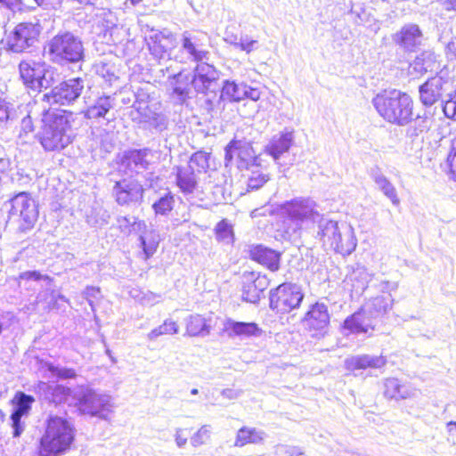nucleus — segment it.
<instances>
[{"label":"nucleus","instance_id":"72a5a7b5","mask_svg":"<svg viewBox=\"0 0 456 456\" xmlns=\"http://www.w3.org/2000/svg\"><path fill=\"white\" fill-rule=\"evenodd\" d=\"M110 213L102 206L93 208L87 216V223L94 227H102L109 224Z\"/></svg>","mask_w":456,"mask_h":456},{"label":"nucleus","instance_id":"f257e3e1","mask_svg":"<svg viewBox=\"0 0 456 456\" xmlns=\"http://www.w3.org/2000/svg\"><path fill=\"white\" fill-rule=\"evenodd\" d=\"M76 438V428L67 418L50 414L45 422L36 456H61L69 452Z\"/></svg>","mask_w":456,"mask_h":456},{"label":"nucleus","instance_id":"a211bd4d","mask_svg":"<svg viewBox=\"0 0 456 456\" xmlns=\"http://www.w3.org/2000/svg\"><path fill=\"white\" fill-rule=\"evenodd\" d=\"M191 77V85L198 93L206 94L219 78L218 70L206 61L198 62Z\"/></svg>","mask_w":456,"mask_h":456},{"label":"nucleus","instance_id":"c9c22d12","mask_svg":"<svg viewBox=\"0 0 456 456\" xmlns=\"http://www.w3.org/2000/svg\"><path fill=\"white\" fill-rule=\"evenodd\" d=\"M174 205L175 197L167 192L152 204V208L156 215L167 216L172 211Z\"/></svg>","mask_w":456,"mask_h":456},{"label":"nucleus","instance_id":"58836bf2","mask_svg":"<svg viewBox=\"0 0 456 456\" xmlns=\"http://www.w3.org/2000/svg\"><path fill=\"white\" fill-rule=\"evenodd\" d=\"M187 332L191 336H197L208 330L206 320L200 314L191 315L186 323Z\"/></svg>","mask_w":456,"mask_h":456},{"label":"nucleus","instance_id":"4d7b16f0","mask_svg":"<svg viewBox=\"0 0 456 456\" xmlns=\"http://www.w3.org/2000/svg\"><path fill=\"white\" fill-rule=\"evenodd\" d=\"M135 101L134 102V108L137 109L138 106H144L149 103L150 95L143 90L138 91L135 94Z\"/></svg>","mask_w":456,"mask_h":456},{"label":"nucleus","instance_id":"79ce46f5","mask_svg":"<svg viewBox=\"0 0 456 456\" xmlns=\"http://www.w3.org/2000/svg\"><path fill=\"white\" fill-rule=\"evenodd\" d=\"M216 234L217 240L227 243L233 240L232 226L225 220H223L216 224Z\"/></svg>","mask_w":456,"mask_h":456},{"label":"nucleus","instance_id":"423d86ee","mask_svg":"<svg viewBox=\"0 0 456 456\" xmlns=\"http://www.w3.org/2000/svg\"><path fill=\"white\" fill-rule=\"evenodd\" d=\"M47 48L51 61L60 65L77 63L85 57L82 40L69 31L55 35L48 42Z\"/></svg>","mask_w":456,"mask_h":456},{"label":"nucleus","instance_id":"b1692460","mask_svg":"<svg viewBox=\"0 0 456 456\" xmlns=\"http://www.w3.org/2000/svg\"><path fill=\"white\" fill-rule=\"evenodd\" d=\"M116 106V99L111 95H102L98 97L86 111V117L90 119L106 118L107 115Z\"/></svg>","mask_w":456,"mask_h":456},{"label":"nucleus","instance_id":"bf43d9fd","mask_svg":"<svg viewBox=\"0 0 456 456\" xmlns=\"http://www.w3.org/2000/svg\"><path fill=\"white\" fill-rule=\"evenodd\" d=\"M0 4L10 10H20L22 5L21 0H0Z\"/></svg>","mask_w":456,"mask_h":456},{"label":"nucleus","instance_id":"ddd939ff","mask_svg":"<svg viewBox=\"0 0 456 456\" xmlns=\"http://www.w3.org/2000/svg\"><path fill=\"white\" fill-rule=\"evenodd\" d=\"M303 298L299 287H275L270 292V307L277 314H287L298 307Z\"/></svg>","mask_w":456,"mask_h":456},{"label":"nucleus","instance_id":"6e6d98bb","mask_svg":"<svg viewBox=\"0 0 456 456\" xmlns=\"http://www.w3.org/2000/svg\"><path fill=\"white\" fill-rule=\"evenodd\" d=\"M33 131L34 126L31 117L29 115L23 117L20 123V135H27L28 134L32 133Z\"/></svg>","mask_w":456,"mask_h":456},{"label":"nucleus","instance_id":"6ab92c4d","mask_svg":"<svg viewBox=\"0 0 456 456\" xmlns=\"http://www.w3.org/2000/svg\"><path fill=\"white\" fill-rule=\"evenodd\" d=\"M35 398L32 395H26L23 392H17L11 400V404L13 406L10 419L12 420V427L13 428V436L18 437L23 431L20 419L23 416H27L32 407Z\"/></svg>","mask_w":456,"mask_h":456},{"label":"nucleus","instance_id":"680f3d73","mask_svg":"<svg viewBox=\"0 0 456 456\" xmlns=\"http://www.w3.org/2000/svg\"><path fill=\"white\" fill-rule=\"evenodd\" d=\"M446 55L449 59L456 58V38L452 39L446 45Z\"/></svg>","mask_w":456,"mask_h":456},{"label":"nucleus","instance_id":"8fccbe9b","mask_svg":"<svg viewBox=\"0 0 456 456\" xmlns=\"http://www.w3.org/2000/svg\"><path fill=\"white\" fill-rule=\"evenodd\" d=\"M210 437V431L208 426L201 427L192 437V444L197 446L204 444Z\"/></svg>","mask_w":456,"mask_h":456},{"label":"nucleus","instance_id":"7c9ffc66","mask_svg":"<svg viewBox=\"0 0 456 456\" xmlns=\"http://www.w3.org/2000/svg\"><path fill=\"white\" fill-rule=\"evenodd\" d=\"M263 440V433L255 428H240L235 437L234 444L242 447L248 444H257Z\"/></svg>","mask_w":456,"mask_h":456},{"label":"nucleus","instance_id":"9b49d317","mask_svg":"<svg viewBox=\"0 0 456 456\" xmlns=\"http://www.w3.org/2000/svg\"><path fill=\"white\" fill-rule=\"evenodd\" d=\"M204 37H200L198 34L184 31L181 35V48L179 50L180 62H201L202 61H208L209 57V52L206 48L204 43Z\"/></svg>","mask_w":456,"mask_h":456},{"label":"nucleus","instance_id":"a19ab883","mask_svg":"<svg viewBox=\"0 0 456 456\" xmlns=\"http://www.w3.org/2000/svg\"><path fill=\"white\" fill-rule=\"evenodd\" d=\"M268 180V175L264 174L258 169L252 170L251 175L248 179V188L249 190H257L261 188Z\"/></svg>","mask_w":456,"mask_h":456},{"label":"nucleus","instance_id":"052dcab7","mask_svg":"<svg viewBox=\"0 0 456 456\" xmlns=\"http://www.w3.org/2000/svg\"><path fill=\"white\" fill-rule=\"evenodd\" d=\"M245 91H247L245 98L250 99L252 101H257L260 98L261 93L256 88H252L246 85Z\"/></svg>","mask_w":456,"mask_h":456},{"label":"nucleus","instance_id":"bb28decb","mask_svg":"<svg viewBox=\"0 0 456 456\" xmlns=\"http://www.w3.org/2000/svg\"><path fill=\"white\" fill-rule=\"evenodd\" d=\"M116 223L117 229L125 236H129L132 232L142 233L147 227L145 222L136 216H118Z\"/></svg>","mask_w":456,"mask_h":456},{"label":"nucleus","instance_id":"e433bc0d","mask_svg":"<svg viewBox=\"0 0 456 456\" xmlns=\"http://www.w3.org/2000/svg\"><path fill=\"white\" fill-rule=\"evenodd\" d=\"M229 330L236 336H254L257 333V325L254 322H233L229 324Z\"/></svg>","mask_w":456,"mask_h":456},{"label":"nucleus","instance_id":"9d476101","mask_svg":"<svg viewBox=\"0 0 456 456\" xmlns=\"http://www.w3.org/2000/svg\"><path fill=\"white\" fill-rule=\"evenodd\" d=\"M83 90V79H68L54 86L51 92L43 94L42 102H46L49 106L69 105L81 95Z\"/></svg>","mask_w":456,"mask_h":456},{"label":"nucleus","instance_id":"49530a36","mask_svg":"<svg viewBox=\"0 0 456 456\" xmlns=\"http://www.w3.org/2000/svg\"><path fill=\"white\" fill-rule=\"evenodd\" d=\"M146 123H149L150 126L159 131H163L167 128V118L164 115L157 112L153 115V117H151Z\"/></svg>","mask_w":456,"mask_h":456},{"label":"nucleus","instance_id":"c756f323","mask_svg":"<svg viewBox=\"0 0 456 456\" xmlns=\"http://www.w3.org/2000/svg\"><path fill=\"white\" fill-rule=\"evenodd\" d=\"M138 234L144 258L147 259L156 252L159 243V235L154 230L147 231V228Z\"/></svg>","mask_w":456,"mask_h":456},{"label":"nucleus","instance_id":"5701e85b","mask_svg":"<svg viewBox=\"0 0 456 456\" xmlns=\"http://www.w3.org/2000/svg\"><path fill=\"white\" fill-rule=\"evenodd\" d=\"M294 142L292 131H284L273 136L265 147V152L270 155L275 162L288 152Z\"/></svg>","mask_w":456,"mask_h":456},{"label":"nucleus","instance_id":"3c124183","mask_svg":"<svg viewBox=\"0 0 456 456\" xmlns=\"http://www.w3.org/2000/svg\"><path fill=\"white\" fill-rule=\"evenodd\" d=\"M238 45L240 51L249 53L256 48L257 41L250 39L248 36H245L240 38Z\"/></svg>","mask_w":456,"mask_h":456},{"label":"nucleus","instance_id":"f704fd0d","mask_svg":"<svg viewBox=\"0 0 456 456\" xmlns=\"http://www.w3.org/2000/svg\"><path fill=\"white\" fill-rule=\"evenodd\" d=\"M372 274L364 266L357 265L346 276L348 283L368 284L371 281Z\"/></svg>","mask_w":456,"mask_h":456},{"label":"nucleus","instance_id":"603ef678","mask_svg":"<svg viewBox=\"0 0 456 456\" xmlns=\"http://www.w3.org/2000/svg\"><path fill=\"white\" fill-rule=\"evenodd\" d=\"M177 324L175 322L168 321L165 322L158 330H155L152 332L158 336L161 334H174L177 332Z\"/></svg>","mask_w":456,"mask_h":456},{"label":"nucleus","instance_id":"c85d7f7f","mask_svg":"<svg viewBox=\"0 0 456 456\" xmlns=\"http://www.w3.org/2000/svg\"><path fill=\"white\" fill-rule=\"evenodd\" d=\"M385 364L380 357H370L369 355L354 356L346 362V367L350 371L365 370L368 368H379Z\"/></svg>","mask_w":456,"mask_h":456},{"label":"nucleus","instance_id":"de8ad7c7","mask_svg":"<svg viewBox=\"0 0 456 456\" xmlns=\"http://www.w3.org/2000/svg\"><path fill=\"white\" fill-rule=\"evenodd\" d=\"M443 110L447 118L456 120V93L444 102Z\"/></svg>","mask_w":456,"mask_h":456},{"label":"nucleus","instance_id":"2f4dec72","mask_svg":"<svg viewBox=\"0 0 456 456\" xmlns=\"http://www.w3.org/2000/svg\"><path fill=\"white\" fill-rule=\"evenodd\" d=\"M384 395L387 399L402 400L409 396V391L397 379H390L385 382Z\"/></svg>","mask_w":456,"mask_h":456},{"label":"nucleus","instance_id":"412c9836","mask_svg":"<svg viewBox=\"0 0 456 456\" xmlns=\"http://www.w3.org/2000/svg\"><path fill=\"white\" fill-rule=\"evenodd\" d=\"M373 317L370 312L360 308L348 316L343 323V328L351 333H366L374 330Z\"/></svg>","mask_w":456,"mask_h":456},{"label":"nucleus","instance_id":"20e7f679","mask_svg":"<svg viewBox=\"0 0 456 456\" xmlns=\"http://www.w3.org/2000/svg\"><path fill=\"white\" fill-rule=\"evenodd\" d=\"M44 125L38 133V140L47 151H61L72 141L71 126L68 118L61 114L50 113L44 107Z\"/></svg>","mask_w":456,"mask_h":456},{"label":"nucleus","instance_id":"5fc2aeb1","mask_svg":"<svg viewBox=\"0 0 456 456\" xmlns=\"http://www.w3.org/2000/svg\"><path fill=\"white\" fill-rule=\"evenodd\" d=\"M135 110L140 115L142 122H147V120L156 113L149 103L144 106H138Z\"/></svg>","mask_w":456,"mask_h":456},{"label":"nucleus","instance_id":"4be33fe9","mask_svg":"<svg viewBox=\"0 0 456 456\" xmlns=\"http://www.w3.org/2000/svg\"><path fill=\"white\" fill-rule=\"evenodd\" d=\"M252 260L266 266L272 271L278 270L281 254L263 245H251L248 249Z\"/></svg>","mask_w":456,"mask_h":456},{"label":"nucleus","instance_id":"6e6552de","mask_svg":"<svg viewBox=\"0 0 456 456\" xmlns=\"http://www.w3.org/2000/svg\"><path fill=\"white\" fill-rule=\"evenodd\" d=\"M208 157L204 151H197L187 165L174 167L176 185L183 194H191L199 188L200 175L205 174L209 167Z\"/></svg>","mask_w":456,"mask_h":456},{"label":"nucleus","instance_id":"aec40b11","mask_svg":"<svg viewBox=\"0 0 456 456\" xmlns=\"http://www.w3.org/2000/svg\"><path fill=\"white\" fill-rule=\"evenodd\" d=\"M445 82L442 77L429 78L419 86V99L425 106H432L438 102L444 92Z\"/></svg>","mask_w":456,"mask_h":456},{"label":"nucleus","instance_id":"69168bd1","mask_svg":"<svg viewBox=\"0 0 456 456\" xmlns=\"http://www.w3.org/2000/svg\"><path fill=\"white\" fill-rule=\"evenodd\" d=\"M265 283H269L265 276H258L255 281V285H264Z\"/></svg>","mask_w":456,"mask_h":456},{"label":"nucleus","instance_id":"c03bdc74","mask_svg":"<svg viewBox=\"0 0 456 456\" xmlns=\"http://www.w3.org/2000/svg\"><path fill=\"white\" fill-rule=\"evenodd\" d=\"M246 289L243 290L242 297L243 300L248 303H257L261 297L262 289H259L258 287H245Z\"/></svg>","mask_w":456,"mask_h":456},{"label":"nucleus","instance_id":"37998d69","mask_svg":"<svg viewBox=\"0 0 456 456\" xmlns=\"http://www.w3.org/2000/svg\"><path fill=\"white\" fill-rule=\"evenodd\" d=\"M47 282L51 281L49 276L43 275L37 271H28L20 274V282Z\"/></svg>","mask_w":456,"mask_h":456},{"label":"nucleus","instance_id":"a878e982","mask_svg":"<svg viewBox=\"0 0 456 456\" xmlns=\"http://www.w3.org/2000/svg\"><path fill=\"white\" fill-rule=\"evenodd\" d=\"M106 401L94 394L85 395L79 400V408L82 412L91 416L102 414L106 411Z\"/></svg>","mask_w":456,"mask_h":456},{"label":"nucleus","instance_id":"473e14b6","mask_svg":"<svg viewBox=\"0 0 456 456\" xmlns=\"http://www.w3.org/2000/svg\"><path fill=\"white\" fill-rule=\"evenodd\" d=\"M245 84H237L226 80L222 88V96L231 101L240 102L245 99L246 92Z\"/></svg>","mask_w":456,"mask_h":456},{"label":"nucleus","instance_id":"dca6fc26","mask_svg":"<svg viewBox=\"0 0 456 456\" xmlns=\"http://www.w3.org/2000/svg\"><path fill=\"white\" fill-rule=\"evenodd\" d=\"M145 39L150 53L156 60L164 59L168 50L175 47L176 42L175 35L168 29L160 31L151 28Z\"/></svg>","mask_w":456,"mask_h":456},{"label":"nucleus","instance_id":"13d9d810","mask_svg":"<svg viewBox=\"0 0 456 456\" xmlns=\"http://www.w3.org/2000/svg\"><path fill=\"white\" fill-rule=\"evenodd\" d=\"M447 163L452 177L456 181V153L451 152L447 158Z\"/></svg>","mask_w":456,"mask_h":456},{"label":"nucleus","instance_id":"864d4df0","mask_svg":"<svg viewBox=\"0 0 456 456\" xmlns=\"http://www.w3.org/2000/svg\"><path fill=\"white\" fill-rule=\"evenodd\" d=\"M237 147H240V142L235 140L230 142V143L225 147L224 159L226 165L232 161L234 155H237Z\"/></svg>","mask_w":456,"mask_h":456},{"label":"nucleus","instance_id":"e2e57ef3","mask_svg":"<svg viewBox=\"0 0 456 456\" xmlns=\"http://www.w3.org/2000/svg\"><path fill=\"white\" fill-rule=\"evenodd\" d=\"M224 40L231 45H233L236 49H239L238 43L240 39H238L236 36H226Z\"/></svg>","mask_w":456,"mask_h":456},{"label":"nucleus","instance_id":"ea45409f","mask_svg":"<svg viewBox=\"0 0 456 456\" xmlns=\"http://www.w3.org/2000/svg\"><path fill=\"white\" fill-rule=\"evenodd\" d=\"M18 118V113L13 104L0 98V122H12Z\"/></svg>","mask_w":456,"mask_h":456},{"label":"nucleus","instance_id":"4c0bfd02","mask_svg":"<svg viewBox=\"0 0 456 456\" xmlns=\"http://www.w3.org/2000/svg\"><path fill=\"white\" fill-rule=\"evenodd\" d=\"M240 147H237V157L241 161V167H248L249 165L254 164L256 160V152L251 147L250 143L243 141H238Z\"/></svg>","mask_w":456,"mask_h":456},{"label":"nucleus","instance_id":"09e8293b","mask_svg":"<svg viewBox=\"0 0 456 456\" xmlns=\"http://www.w3.org/2000/svg\"><path fill=\"white\" fill-rule=\"evenodd\" d=\"M52 373H53L58 379H72L77 378V372L71 368L59 369L56 367L50 368Z\"/></svg>","mask_w":456,"mask_h":456},{"label":"nucleus","instance_id":"1a4fd4ad","mask_svg":"<svg viewBox=\"0 0 456 456\" xmlns=\"http://www.w3.org/2000/svg\"><path fill=\"white\" fill-rule=\"evenodd\" d=\"M42 27L38 21L21 22L6 35V46L13 53H23L38 41Z\"/></svg>","mask_w":456,"mask_h":456},{"label":"nucleus","instance_id":"7ed1b4c3","mask_svg":"<svg viewBox=\"0 0 456 456\" xmlns=\"http://www.w3.org/2000/svg\"><path fill=\"white\" fill-rule=\"evenodd\" d=\"M317 230L315 239L323 247H330L331 249L341 255H350L356 248L357 240L351 226L338 225L337 221L331 220L320 214L315 223Z\"/></svg>","mask_w":456,"mask_h":456},{"label":"nucleus","instance_id":"4468645a","mask_svg":"<svg viewBox=\"0 0 456 456\" xmlns=\"http://www.w3.org/2000/svg\"><path fill=\"white\" fill-rule=\"evenodd\" d=\"M142 185L133 178H125L115 183L112 196L119 206L140 204L143 198Z\"/></svg>","mask_w":456,"mask_h":456},{"label":"nucleus","instance_id":"338daca9","mask_svg":"<svg viewBox=\"0 0 456 456\" xmlns=\"http://www.w3.org/2000/svg\"><path fill=\"white\" fill-rule=\"evenodd\" d=\"M451 152L456 153V137L452 140Z\"/></svg>","mask_w":456,"mask_h":456},{"label":"nucleus","instance_id":"2eb2a0df","mask_svg":"<svg viewBox=\"0 0 456 456\" xmlns=\"http://www.w3.org/2000/svg\"><path fill=\"white\" fill-rule=\"evenodd\" d=\"M304 329L313 337L322 336L330 323V314L326 305L315 303L310 306L301 320Z\"/></svg>","mask_w":456,"mask_h":456},{"label":"nucleus","instance_id":"393cba45","mask_svg":"<svg viewBox=\"0 0 456 456\" xmlns=\"http://www.w3.org/2000/svg\"><path fill=\"white\" fill-rule=\"evenodd\" d=\"M169 85L172 94L176 96L177 101L183 103L189 97L190 86L191 85V76L179 72L169 77Z\"/></svg>","mask_w":456,"mask_h":456},{"label":"nucleus","instance_id":"0eeeda50","mask_svg":"<svg viewBox=\"0 0 456 456\" xmlns=\"http://www.w3.org/2000/svg\"><path fill=\"white\" fill-rule=\"evenodd\" d=\"M19 71L26 87L36 92L51 87L59 77L54 68L32 60L20 61Z\"/></svg>","mask_w":456,"mask_h":456},{"label":"nucleus","instance_id":"774afa93","mask_svg":"<svg viewBox=\"0 0 456 456\" xmlns=\"http://www.w3.org/2000/svg\"><path fill=\"white\" fill-rule=\"evenodd\" d=\"M374 306H375V312L377 314V315H379V314L380 313V309H379V302L377 300V302L374 304Z\"/></svg>","mask_w":456,"mask_h":456},{"label":"nucleus","instance_id":"cd10ccee","mask_svg":"<svg viewBox=\"0 0 456 456\" xmlns=\"http://www.w3.org/2000/svg\"><path fill=\"white\" fill-rule=\"evenodd\" d=\"M370 177L378 185L379 189L387 197L394 205H398L400 200L396 190L390 181L383 175L379 167L370 170Z\"/></svg>","mask_w":456,"mask_h":456},{"label":"nucleus","instance_id":"0e129e2a","mask_svg":"<svg viewBox=\"0 0 456 456\" xmlns=\"http://www.w3.org/2000/svg\"><path fill=\"white\" fill-rule=\"evenodd\" d=\"M448 432L456 436V421H450L447 424Z\"/></svg>","mask_w":456,"mask_h":456},{"label":"nucleus","instance_id":"39448f33","mask_svg":"<svg viewBox=\"0 0 456 456\" xmlns=\"http://www.w3.org/2000/svg\"><path fill=\"white\" fill-rule=\"evenodd\" d=\"M280 209L284 217V231L289 236L300 232L305 222L314 224L320 215L316 202L305 197L287 200L281 205Z\"/></svg>","mask_w":456,"mask_h":456},{"label":"nucleus","instance_id":"f8f14e48","mask_svg":"<svg viewBox=\"0 0 456 456\" xmlns=\"http://www.w3.org/2000/svg\"><path fill=\"white\" fill-rule=\"evenodd\" d=\"M10 215L17 218L20 228L23 231L30 229L37 220L38 211L35 201L27 192L17 194L12 199V208Z\"/></svg>","mask_w":456,"mask_h":456},{"label":"nucleus","instance_id":"f3484780","mask_svg":"<svg viewBox=\"0 0 456 456\" xmlns=\"http://www.w3.org/2000/svg\"><path fill=\"white\" fill-rule=\"evenodd\" d=\"M423 33L419 25L407 23L392 35L393 42L405 52H415L423 42Z\"/></svg>","mask_w":456,"mask_h":456},{"label":"nucleus","instance_id":"f03ea898","mask_svg":"<svg viewBox=\"0 0 456 456\" xmlns=\"http://www.w3.org/2000/svg\"><path fill=\"white\" fill-rule=\"evenodd\" d=\"M371 103L378 114L390 124L403 126L412 120L413 101L406 93L384 90L373 97Z\"/></svg>","mask_w":456,"mask_h":456},{"label":"nucleus","instance_id":"a18cd8bd","mask_svg":"<svg viewBox=\"0 0 456 456\" xmlns=\"http://www.w3.org/2000/svg\"><path fill=\"white\" fill-rule=\"evenodd\" d=\"M428 129V120L426 118L416 119L414 126H411L407 129V134L411 137L418 136L419 133H422Z\"/></svg>","mask_w":456,"mask_h":456}]
</instances>
